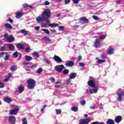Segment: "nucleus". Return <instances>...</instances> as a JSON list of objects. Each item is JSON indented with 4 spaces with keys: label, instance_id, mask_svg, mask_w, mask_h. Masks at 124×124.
I'll return each mask as SVG.
<instances>
[{
    "label": "nucleus",
    "instance_id": "nucleus-1",
    "mask_svg": "<svg viewBox=\"0 0 124 124\" xmlns=\"http://www.w3.org/2000/svg\"><path fill=\"white\" fill-rule=\"evenodd\" d=\"M50 17H51V11L49 9H46L44 11L42 16H38L36 20L37 23H40L45 21V20H48Z\"/></svg>",
    "mask_w": 124,
    "mask_h": 124
},
{
    "label": "nucleus",
    "instance_id": "nucleus-2",
    "mask_svg": "<svg viewBox=\"0 0 124 124\" xmlns=\"http://www.w3.org/2000/svg\"><path fill=\"white\" fill-rule=\"evenodd\" d=\"M35 80L30 79L28 80L27 87L29 90H32L35 87Z\"/></svg>",
    "mask_w": 124,
    "mask_h": 124
},
{
    "label": "nucleus",
    "instance_id": "nucleus-3",
    "mask_svg": "<svg viewBox=\"0 0 124 124\" xmlns=\"http://www.w3.org/2000/svg\"><path fill=\"white\" fill-rule=\"evenodd\" d=\"M54 68L55 70L57 71V72H58L59 73H61L62 72V70L64 69V65H63V64L56 65L55 66Z\"/></svg>",
    "mask_w": 124,
    "mask_h": 124
},
{
    "label": "nucleus",
    "instance_id": "nucleus-4",
    "mask_svg": "<svg viewBox=\"0 0 124 124\" xmlns=\"http://www.w3.org/2000/svg\"><path fill=\"white\" fill-rule=\"evenodd\" d=\"M90 123H91V119L87 118L86 119L79 120L78 124H89Z\"/></svg>",
    "mask_w": 124,
    "mask_h": 124
},
{
    "label": "nucleus",
    "instance_id": "nucleus-5",
    "mask_svg": "<svg viewBox=\"0 0 124 124\" xmlns=\"http://www.w3.org/2000/svg\"><path fill=\"white\" fill-rule=\"evenodd\" d=\"M53 59L55 62L58 63H61V62H62V58L57 55H55L53 57Z\"/></svg>",
    "mask_w": 124,
    "mask_h": 124
},
{
    "label": "nucleus",
    "instance_id": "nucleus-6",
    "mask_svg": "<svg viewBox=\"0 0 124 124\" xmlns=\"http://www.w3.org/2000/svg\"><path fill=\"white\" fill-rule=\"evenodd\" d=\"M19 112V108H16L10 111V115H16Z\"/></svg>",
    "mask_w": 124,
    "mask_h": 124
},
{
    "label": "nucleus",
    "instance_id": "nucleus-7",
    "mask_svg": "<svg viewBox=\"0 0 124 124\" xmlns=\"http://www.w3.org/2000/svg\"><path fill=\"white\" fill-rule=\"evenodd\" d=\"M118 95V98H117V100L119 101V102H122V96H124V92H122L121 93H119L117 94Z\"/></svg>",
    "mask_w": 124,
    "mask_h": 124
},
{
    "label": "nucleus",
    "instance_id": "nucleus-8",
    "mask_svg": "<svg viewBox=\"0 0 124 124\" xmlns=\"http://www.w3.org/2000/svg\"><path fill=\"white\" fill-rule=\"evenodd\" d=\"M94 46L95 48H99L101 46V41L99 40H95Z\"/></svg>",
    "mask_w": 124,
    "mask_h": 124
},
{
    "label": "nucleus",
    "instance_id": "nucleus-9",
    "mask_svg": "<svg viewBox=\"0 0 124 124\" xmlns=\"http://www.w3.org/2000/svg\"><path fill=\"white\" fill-rule=\"evenodd\" d=\"M66 66H69L70 67H72L74 65V62L73 61H67L65 63Z\"/></svg>",
    "mask_w": 124,
    "mask_h": 124
},
{
    "label": "nucleus",
    "instance_id": "nucleus-10",
    "mask_svg": "<svg viewBox=\"0 0 124 124\" xmlns=\"http://www.w3.org/2000/svg\"><path fill=\"white\" fill-rule=\"evenodd\" d=\"M122 120H123V117L119 115L115 117L114 121L115 123L119 124V123H121V122H122Z\"/></svg>",
    "mask_w": 124,
    "mask_h": 124
},
{
    "label": "nucleus",
    "instance_id": "nucleus-11",
    "mask_svg": "<svg viewBox=\"0 0 124 124\" xmlns=\"http://www.w3.org/2000/svg\"><path fill=\"white\" fill-rule=\"evenodd\" d=\"M88 85L91 87V88H94L95 87V84L94 83V81L93 80H89L87 82Z\"/></svg>",
    "mask_w": 124,
    "mask_h": 124
},
{
    "label": "nucleus",
    "instance_id": "nucleus-12",
    "mask_svg": "<svg viewBox=\"0 0 124 124\" xmlns=\"http://www.w3.org/2000/svg\"><path fill=\"white\" fill-rule=\"evenodd\" d=\"M7 41L9 42H13V41H15V38L13 35H10L8 37Z\"/></svg>",
    "mask_w": 124,
    "mask_h": 124
},
{
    "label": "nucleus",
    "instance_id": "nucleus-13",
    "mask_svg": "<svg viewBox=\"0 0 124 124\" xmlns=\"http://www.w3.org/2000/svg\"><path fill=\"white\" fill-rule=\"evenodd\" d=\"M16 47L18 49H20V50H24L25 49V46L20 43H18L16 45Z\"/></svg>",
    "mask_w": 124,
    "mask_h": 124
},
{
    "label": "nucleus",
    "instance_id": "nucleus-14",
    "mask_svg": "<svg viewBox=\"0 0 124 124\" xmlns=\"http://www.w3.org/2000/svg\"><path fill=\"white\" fill-rule=\"evenodd\" d=\"M7 45L8 46V47L9 48L10 51H13V50L15 49V46H14V45L12 44H7Z\"/></svg>",
    "mask_w": 124,
    "mask_h": 124
},
{
    "label": "nucleus",
    "instance_id": "nucleus-15",
    "mask_svg": "<svg viewBox=\"0 0 124 124\" xmlns=\"http://www.w3.org/2000/svg\"><path fill=\"white\" fill-rule=\"evenodd\" d=\"M98 91L97 88H95L94 89H91L89 90L90 93H96Z\"/></svg>",
    "mask_w": 124,
    "mask_h": 124
},
{
    "label": "nucleus",
    "instance_id": "nucleus-16",
    "mask_svg": "<svg viewBox=\"0 0 124 124\" xmlns=\"http://www.w3.org/2000/svg\"><path fill=\"white\" fill-rule=\"evenodd\" d=\"M62 86V82L61 81H58L56 83L55 85H54V87L56 89H59V88H61Z\"/></svg>",
    "mask_w": 124,
    "mask_h": 124
},
{
    "label": "nucleus",
    "instance_id": "nucleus-17",
    "mask_svg": "<svg viewBox=\"0 0 124 124\" xmlns=\"http://www.w3.org/2000/svg\"><path fill=\"white\" fill-rule=\"evenodd\" d=\"M88 21H89V20H88V19L85 17H81L80 18V22H81L82 23H84V24L86 23H88Z\"/></svg>",
    "mask_w": 124,
    "mask_h": 124
},
{
    "label": "nucleus",
    "instance_id": "nucleus-18",
    "mask_svg": "<svg viewBox=\"0 0 124 124\" xmlns=\"http://www.w3.org/2000/svg\"><path fill=\"white\" fill-rule=\"evenodd\" d=\"M20 32L24 35H29V34H30V31H27L25 30H21Z\"/></svg>",
    "mask_w": 124,
    "mask_h": 124
},
{
    "label": "nucleus",
    "instance_id": "nucleus-19",
    "mask_svg": "<svg viewBox=\"0 0 124 124\" xmlns=\"http://www.w3.org/2000/svg\"><path fill=\"white\" fill-rule=\"evenodd\" d=\"M77 74L75 73H71L70 75V79H75Z\"/></svg>",
    "mask_w": 124,
    "mask_h": 124
},
{
    "label": "nucleus",
    "instance_id": "nucleus-20",
    "mask_svg": "<svg viewBox=\"0 0 124 124\" xmlns=\"http://www.w3.org/2000/svg\"><path fill=\"white\" fill-rule=\"evenodd\" d=\"M24 90L25 88H24V87L20 86L18 87V93H22Z\"/></svg>",
    "mask_w": 124,
    "mask_h": 124
},
{
    "label": "nucleus",
    "instance_id": "nucleus-21",
    "mask_svg": "<svg viewBox=\"0 0 124 124\" xmlns=\"http://www.w3.org/2000/svg\"><path fill=\"white\" fill-rule=\"evenodd\" d=\"M4 101L7 103H10V102H12V100L10 98L5 97L4 98Z\"/></svg>",
    "mask_w": 124,
    "mask_h": 124
},
{
    "label": "nucleus",
    "instance_id": "nucleus-22",
    "mask_svg": "<svg viewBox=\"0 0 124 124\" xmlns=\"http://www.w3.org/2000/svg\"><path fill=\"white\" fill-rule=\"evenodd\" d=\"M107 54H108V55H112V54H114V49H108V51H107Z\"/></svg>",
    "mask_w": 124,
    "mask_h": 124
},
{
    "label": "nucleus",
    "instance_id": "nucleus-23",
    "mask_svg": "<svg viewBox=\"0 0 124 124\" xmlns=\"http://www.w3.org/2000/svg\"><path fill=\"white\" fill-rule=\"evenodd\" d=\"M10 69L11 71H15L17 69V66H16V65H13L11 66Z\"/></svg>",
    "mask_w": 124,
    "mask_h": 124
},
{
    "label": "nucleus",
    "instance_id": "nucleus-24",
    "mask_svg": "<svg viewBox=\"0 0 124 124\" xmlns=\"http://www.w3.org/2000/svg\"><path fill=\"white\" fill-rule=\"evenodd\" d=\"M5 27L7 28V29H9V30H12V26L9 23H6L4 25Z\"/></svg>",
    "mask_w": 124,
    "mask_h": 124
},
{
    "label": "nucleus",
    "instance_id": "nucleus-25",
    "mask_svg": "<svg viewBox=\"0 0 124 124\" xmlns=\"http://www.w3.org/2000/svg\"><path fill=\"white\" fill-rule=\"evenodd\" d=\"M107 124H115V122L112 119H108Z\"/></svg>",
    "mask_w": 124,
    "mask_h": 124
},
{
    "label": "nucleus",
    "instance_id": "nucleus-26",
    "mask_svg": "<svg viewBox=\"0 0 124 124\" xmlns=\"http://www.w3.org/2000/svg\"><path fill=\"white\" fill-rule=\"evenodd\" d=\"M25 59H26V60L28 62H31V61L32 60V57L30 56L26 55L25 56Z\"/></svg>",
    "mask_w": 124,
    "mask_h": 124
},
{
    "label": "nucleus",
    "instance_id": "nucleus-27",
    "mask_svg": "<svg viewBox=\"0 0 124 124\" xmlns=\"http://www.w3.org/2000/svg\"><path fill=\"white\" fill-rule=\"evenodd\" d=\"M58 26L59 24L57 23H52L48 24V27H51V28H54V27H58Z\"/></svg>",
    "mask_w": 124,
    "mask_h": 124
},
{
    "label": "nucleus",
    "instance_id": "nucleus-28",
    "mask_svg": "<svg viewBox=\"0 0 124 124\" xmlns=\"http://www.w3.org/2000/svg\"><path fill=\"white\" fill-rule=\"evenodd\" d=\"M44 40L46 43H50L51 42V40L47 37H45Z\"/></svg>",
    "mask_w": 124,
    "mask_h": 124
},
{
    "label": "nucleus",
    "instance_id": "nucleus-29",
    "mask_svg": "<svg viewBox=\"0 0 124 124\" xmlns=\"http://www.w3.org/2000/svg\"><path fill=\"white\" fill-rule=\"evenodd\" d=\"M22 124H28V121L27 120V118L23 117L22 119Z\"/></svg>",
    "mask_w": 124,
    "mask_h": 124
},
{
    "label": "nucleus",
    "instance_id": "nucleus-30",
    "mask_svg": "<svg viewBox=\"0 0 124 124\" xmlns=\"http://www.w3.org/2000/svg\"><path fill=\"white\" fill-rule=\"evenodd\" d=\"M12 77H13L12 75L9 74L7 78L5 79L4 82H7V81H9V78H11Z\"/></svg>",
    "mask_w": 124,
    "mask_h": 124
},
{
    "label": "nucleus",
    "instance_id": "nucleus-31",
    "mask_svg": "<svg viewBox=\"0 0 124 124\" xmlns=\"http://www.w3.org/2000/svg\"><path fill=\"white\" fill-rule=\"evenodd\" d=\"M44 62H46V63H48L49 64V63H51V60H49V59L46 58V57L44 58Z\"/></svg>",
    "mask_w": 124,
    "mask_h": 124
},
{
    "label": "nucleus",
    "instance_id": "nucleus-32",
    "mask_svg": "<svg viewBox=\"0 0 124 124\" xmlns=\"http://www.w3.org/2000/svg\"><path fill=\"white\" fill-rule=\"evenodd\" d=\"M22 16H23V15L21 13H17L16 14V18L17 19H20V18H21V17H22Z\"/></svg>",
    "mask_w": 124,
    "mask_h": 124
},
{
    "label": "nucleus",
    "instance_id": "nucleus-33",
    "mask_svg": "<svg viewBox=\"0 0 124 124\" xmlns=\"http://www.w3.org/2000/svg\"><path fill=\"white\" fill-rule=\"evenodd\" d=\"M32 55L33 57H34L35 58H39V55L38 54V53L36 52L33 53Z\"/></svg>",
    "mask_w": 124,
    "mask_h": 124
},
{
    "label": "nucleus",
    "instance_id": "nucleus-34",
    "mask_svg": "<svg viewBox=\"0 0 124 124\" xmlns=\"http://www.w3.org/2000/svg\"><path fill=\"white\" fill-rule=\"evenodd\" d=\"M72 111H73V112H77V111H78V107H72Z\"/></svg>",
    "mask_w": 124,
    "mask_h": 124
},
{
    "label": "nucleus",
    "instance_id": "nucleus-35",
    "mask_svg": "<svg viewBox=\"0 0 124 124\" xmlns=\"http://www.w3.org/2000/svg\"><path fill=\"white\" fill-rule=\"evenodd\" d=\"M42 31L46 33V34H50V31L48 29H42Z\"/></svg>",
    "mask_w": 124,
    "mask_h": 124
},
{
    "label": "nucleus",
    "instance_id": "nucleus-36",
    "mask_svg": "<svg viewBox=\"0 0 124 124\" xmlns=\"http://www.w3.org/2000/svg\"><path fill=\"white\" fill-rule=\"evenodd\" d=\"M6 49L5 48V44L4 45L0 47V51H1L2 52H3V51H6Z\"/></svg>",
    "mask_w": 124,
    "mask_h": 124
},
{
    "label": "nucleus",
    "instance_id": "nucleus-37",
    "mask_svg": "<svg viewBox=\"0 0 124 124\" xmlns=\"http://www.w3.org/2000/svg\"><path fill=\"white\" fill-rule=\"evenodd\" d=\"M42 71H43V69H42V68H40L37 70L36 73H38V74H39L41 73Z\"/></svg>",
    "mask_w": 124,
    "mask_h": 124
},
{
    "label": "nucleus",
    "instance_id": "nucleus-38",
    "mask_svg": "<svg viewBox=\"0 0 124 124\" xmlns=\"http://www.w3.org/2000/svg\"><path fill=\"white\" fill-rule=\"evenodd\" d=\"M41 27L42 28H47L49 27V25H48L47 23H42Z\"/></svg>",
    "mask_w": 124,
    "mask_h": 124
},
{
    "label": "nucleus",
    "instance_id": "nucleus-39",
    "mask_svg": "<svg viewBox=\"0 0 124 124\" xmlns=\"http://www.w3.org/2000/svg\"><path fill=\"white\" fill-rule=\"evenodd\" d=\"M97 63H101L102 62H105V60L99 59L97 61Z\"/></svg>",
    "mask_w": 124,
    "mask_h": 124
},
{
    "label": "nucleus",
    "instance_id": "nucleus-40",
    "mask_svg": "<svg viewBox=\"0 0 124 124\" xmlns=\"http://www.w3.org/2000/svg\"><path fill=\"white\" fill-rule=\"evenodd\" d=\"M91 124H105V123H104L103 122L99 123L98 121H96V122L92 123Z\"/></svg>",
    "mask_w": 124,
    "mask_h": 124
},
{
    "label": "nucleus",
    "instance_id": "nucleus-41",
    "mask_svg": "<svg viewBox=\"0 0 124 124\" xmlns=\"http://www.w3.org/2000/svg\"><path fill=\"white\" fill-rule=\"evenodd\" d=\"M99 38L100 39H101V40H103V39H105V38H106V34L105 35H103L102 36H99Z\"/></svg>",
    "mask_w": 124,
    "mask_h": 124
},
{
    "label": "nucleus",
    "instance_id": "nucleus-42",
    "mask_svg": "<svg viewBox=\"0 0 124 124\" xmlns=\"http://www.w3.org/2000/svg\"><path fill=\"white\" fill-rule=\"evenodd\" d=\"M69 73V70L65 69L63 71V74H68Z\"/></svg>",
    "mask_w": 124,
    "mask_h": 124
},
{
    "label": "nucleus",
    "instance_id": "nucleus-43",
    "mask_svg": "<svg viewBox=\"0 0 124 124\" xmlns=\"http://www.w3.org/2000/svg\"><path fill=\"white\" fill-rule=\"evenodd\" d=\"M56 113L57 115H60L62 113V110L61 109H56Z\"/></svg>",
    "mask_w": 124,
    "mask_h": 124
},
{
    "label": "nucleus",
    "instance_id": "nucleus-44",
    "mask_svg": "<svg viewBox=\"0 0 124 124\" xmlns=\"http://www.w3.org/2000/svg\"><path fill=\"white\" fill-rule=\"evenodd\" d=\"M14 57H15V58H17L18 57V51H16L13 53Z\"/></svg>",
    "mask_w": 124,
    "mask_h": 124
},
{
    "label": "nucleus",
    "instance_id": "nucleus-45",
    "mask_svg": "<svg viewBox=\"0 0 124 124\" xmlns=\"http://www.w3.org/2000/svg\"><path fill=\"white\" fill-rule=\"evenodd\" d=\"M73 3L75 4H78L79 3V1H80V0H73Z\"/></svg>",
    "mask_w": 124,
    "mask_h": 124
},
{
    "label": "nucleus",
    "instance_id": "nucleus-46",
    "mask_svg": "<svg viewBox=\"0 0 124 124\" xmlns=\"http://www.w3.org/2000/svg\"><path fill=\"white\" fill-rule=\"evenodd\" d=\"M31 51V48H30V46H28L25 49V52H30Z\"/></svg>",
    "mask_w": 124,
    "mask_h": 124
},
{
    "label": "nucleus",
    "instance_id": "nucleus-47",
    "mask_svg": "<svg viewBox=\"0 0 124 124\" xmlns=\"http://www.w3.org/2000/svg\"><path fill=\"white\" fill-rule=\"evenodd\" d=\"M81 105L84 106L85 104H86V101L85 100H83V101H81L80 102Z\"/></svg>",
    "mask_w": 124,
    "mask_h": 124
},
{
    "label": "nucleus",
    "instance_id": "nucleus-48",
    "mask_svg": "<svg viewBox=\"0 0 124 124\" xmlns=\"http://www.w3.org/2000/svg\"><path fill=\"white\" fill-rule=\"evenodd\" d=\"M59 31H63V30H64V27H63V26H59Z\"/></svg>",
    "mask_w": 124,
    "mask_h": 124
},
{
    "label": "nucleus",
    "instance_id": "nucleus-49",
    "mask_svg": "<svg viewBox=\"0 0 124 124\" xmlns=\"http://www.w3.org/2000/svg\"><path fill=\"white\" fill-rule=\"evenodd\" d=\"M50 79L51 82H52V83H54V82H55V81H56V79L53 77L50 78Z\"/></svg>",
    "mask_w": 124,
    "mask_h": 124
},
{
    "label": "nucleus",
    "instance_id": "nucleus-50",
    "mask_svg": "<svg viewBox=\"0 0 124 124\" xmlns=\"http://www.w3.org/2000/svg\"><path fill=\"white\" fill-rule=\"evenodd\" d=\"M93 18L94 20H98V17L96 16H93Z\"/></svg>",
    "mask_w": 124,
    "mask_h": 124
},
{
    "label": "nucleus",
    "instance_id": "nucleus-51",
    "mask_svg": "<svg viewBox=\"0 0 124 124\" xmlns=\"http://www.w3.org/2000/svg\"><path fill=\"white\" fill-rule=\"evenodd\" d=\"M34 28L35 31H39V29H40V27L39 26L35 27Z\"/></svg>",
    "mask_w": 124,
    "mask_h": 124
},
{
    "label": "nucleus",
    "instance_id": "nucleus-52",
    "mask_svg": "<svg viewBox=\"0 0 124 124\" xmlns=\"http://www.w3.org/2000/svg\"><path fill=\"white\" fill-rule=\"evenodd\" d=\"M22 6H23V8H26V7H29V5L27 4H24L22 5Z\"/></svg>",
    "mask_w": 124,
    "mask_h": 124
},
{
    "label": "nucleus",
    "instance_id": "nucleus-53",
    "mask_svg": "<svg viewBox=\"0 0 124 124\" xmlns=\"http://www.w3.org/2000/svg\"><path fill=\"white\" fill-rule=\"evenodd\" d=\"M90 109H92V110H94L95 109V106H92L90 107Z\"/></svg>",
    "mask_w": 124,
    "mask_h": 124
},
{
    "label": "nucleus",
    "instance_id": "nucleus-54",
    "mask_svg": "<svg viewBox=\"0 0 124 124\" xmlns=\"http://www.w3.org/2000/svg\"><path fill=\"white\" fill-rule=\"evenodd\" d=\"M0 88H4V84L3 83L0 82Z\"/></svg>",
    "mask_w": 124,
    "mask_h": 124
},
{
    "label": "nucleus",
    "instance_id": "nucleus-55",
    "mask_svg": "<svg viewBox=\"0 0 124 124\" xmlns=\"http://www.w3.org/2000/svg\"><path fill=\"white\" fill-rule=\"evenodd\" d=\"M8 59H9V55H8V54L6 55L5 57V60L6 61H7V60H8Z\"/></svg>",
    "mask_w": 124,
    "mask_h": 124
},
{
    "label": "nucleus",
    "instance_id": "nucleus-56",
    "mask_svg": "<svg viewBox=\"0 0 124 124\" xmlns=\"http://www.w3.org/2000/svg\"><path fill=\"white\" fill-rule=\"evenodd\" d=\"M50 31H51V32H53V33H56L57 31L55 29L51 30L50 29Z\"/></svg>",
    "mask_w": 124,
    "mask_h": 124
},
{
    "label": "nucleus",
    "instance_id": "nucleus-57",
    "mask_svg": "<svg viewBox=\"0 0 124 124\" xmlns=\"http://www.w3.org/2000/svg\"><path fill=\"white\" fill-rule=\"evenodd\" d=\"M46 107H47V106H43V108H42L41 109V112H43V111H44V109H45V108H46Z\"/></svg>",
    "mask_w": 124,
    "mask_h": 124
},
{
    "label": "nucleus",
    "instance_id": "nucleus-58",
    "mask_svg": "<svg viewBox=\"0 0 124 124\" xmlns=\"http://www.w3.org/2000/svg\"><path fill=\"white\" fill-rule=\"evenodd\" d=\"M79 65H80V66H84L85 65V63L83 62H79Z\"/></svg>",
    "mask_w": 124,
    "mask_h": 124
},
{
    "label": "nucleus",
    "instance_id": "nucleus-59",
    "mask_svg": "<svg viewBox=\"0 0 124 124\" xmlns=\"http://www.w3.org/2000/svg\"><path fill=\"white\" fill-rule=\"evenodd\" d=\"M71 0H65V3H66V4H67L68 3H69V2H70Z\"/></svg>",
    "mask_w": 124,
    "mask_h": 124
},
{
    "label": "nucleus",
    "instance_id": "nucleus-60",
    "mask_svg": "<svg viewBox=\"0 0 124 124\" xmlns=\"http://www.w3.org/2000/svg\"><path fill=\"white\" fill-rule=\"evenodd\" d=\"M45 4L46 5H49L50 4V2H49L48 1H46L45 2Z\"/></svg>",
    "mask_w": 124,
    "mask_h": 124
},
{
    "label": "nucleus",
    "instance_id": "nucleus-61",
    "mask_svg": "<svg viewBox=\"0 0 124 124\" xmlns=\"http://www.w3.org/2000/svg\"><path fill=\"white\" fill-rule=\"evenodd\" d=\"M121 1H122V0H118V1L116 2V3H117V4H120L121 3Z\"/></svg>",
    "mask_w": 124,
    "mask_h": 124
},
{
    "label": "nucleus",
    "instance_id": "nucleus-62",
    "mask_svg": "<svg viewBox=\"0 0 124 124\" xmlns=\"http://www.w3.org/2000/svg\"><path fill=\"white\" fill-rule=\"evenodd\" d=\"M8 20L10 22V23H13V20H12L11 18H9Z\"/></svg>",
    "mask_w": 124,
    "mask_h": 124
},
{
    "label": "nucleus",
    "instance_id": "nucleus-63",
    "mask_svg": "<svg viewBox=\"0 0 124 124\" xmlns=\"http://www.w3.org/2000/svg\"><path fill=\"white\" fill-rule=\"evenodd\" d=\"M66 83L67 85H68V84H70V80L68 79L66 81Z\"/></svg>",
    "mask_w": 124,
    "mask_h": 124
},
{
    "label": "nucleus",
    "instance_id": "nucleus-64",
    "mask_svg": "<svg viewBox=\"0 0 124 124\" xmlns=\"http://www.w3.org/2000/svg\"><path fill=\"white\" fill-rule=\"evenodd\" d=\"M37 67V65L36 64L32 65V66H31V67H33V68H35V67Z\"/></svg>",
    "mask_w": 124,
    "mask_h": 124
}]
</instances>
